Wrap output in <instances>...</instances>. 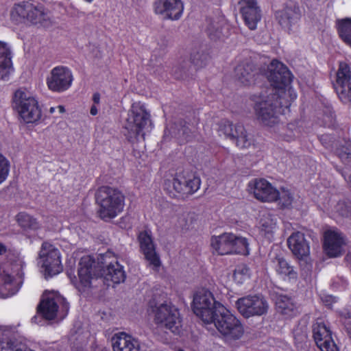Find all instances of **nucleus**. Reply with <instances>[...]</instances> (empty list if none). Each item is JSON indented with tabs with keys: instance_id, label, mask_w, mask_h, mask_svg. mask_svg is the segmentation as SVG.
Here are the masks:
<instances>
[{
	"instance_id": "ddd939ff",
	"label": "nucleus",
	"mask_w": 351,
	"mask_h": 351,
	"mask_svg": "<svg viewBox=\"0 0 351 351\" xmlns=\"http://www.w3.org/2000/svg\"><path fill=\"white\" fill-rule=\"evenodd\" d=\"M74 77L71 70L64 66L53 68L46 79L48 88L55 93H63L69 90Z\"/></svg>"
},
{
	"instance_id": "bb28decb",
	"label": "nucleus",
	"mask_w": 351,
	"mask_h": 351,
	"mask_svg": "<svg viewBox=\"0 0 351 351\" xmlns=\"http://www.w3.org/2000/svg\"><path fill=\"white\" fill-rule=\"evenodd\" d=\"M238 80L244 86L250 85L256 80L258 73L254 64L250 60H245L234 69Z\"/></svg>"
},
{
	"instance_id": "4d7b16f0",
	"label": "nucleus",
	"mask_w": 351,
	"mask_h": 351,
	"mask_svg": "<svg viewBox=\"0 0 351 351\" xmlns=\"http://www.w3.org/2000/svg\"><path fill=\"white\" fill-rule=\"evenodd\" d=\"M328 298H329L330 299H332V296H328Z\"/></svg>"
},
{
	"instance_id": "2eb2a0df",
	"label": "nucleus",
	"mask_w": 351,
	"mask_h": 351,
	"mask_svg": "<svg viewBox=\"0 0 351 351\" xmlns=\"http://www.w3.org/2000/svg\"><path fill=\"white\" fill-rule=\"evenodd\" d=\"M138 239L141 252L148 263V267H151L154 271H158L162 263L159 254L156 252V245L154 243L151 234L147 231L141 232Z\"/></svg>"
},
{
	"instance_id": "8fccbe9b",
	"label": "nucleus",
	"mask_w": 351,
	"mask_h": 351,
	"mask_svg": "<svg viewBox=\"0 0 351 351\" xmlns=\"http://www.w3.org/2000/svg\"><path fill=\"white\" fill-rule=\"evenodd\" d=\"M97 112H98V110H97V106H95V104L93 105L90 108V113L93 115V116H95L96 114H97Z\"/></svg>"
},
{
	"instance_id": "a18cd8bd",
	"label": "nucleus",
	"mask_w": 351,
	"mask_h": 351,
	"mask_svg": "<svg viewBox=\"0 0 351 351\" xmlns=\"http://www.w3.org/2000/svg\"><path fill=\"white\" fill-rule=\"evenodd\" d=\"M10 250L8 247L3 243L0 242V256L6 255Z\"/></svg>"
},
{
	"instance_id": "4468645a",
	"label": "nucleus",
	"mask_w": 351,
	"mask_h": 351,
	"mask_svg": "<svg viewBox=\"0 0 351 351\" xmlns=\"http://www.w3.org/2000/svg\"><path fill=\"white\" fill-rule=\"evenodd\" d=\"M236 306L240 314L245 318L263 315L268 308L267 301L257 295L239 298Z\"/></svg>"
},
{
	"instance_id": "c756f323",
	"label": "nucleus",
	"mask_w": 351,
	"mask_h": 351,
	"mask_svg": "<svg viewBox=\"0 0 351 351\" xmlns=\"http://www.w3.org/2000/svg\"><path fill=\"white\" fill-rule=\"evenodd\" d=\"M232 238V233H223L219 236H213L211 238V246L218 254H230Z\"/></svg>"
},
{
	"instance_id": "473e14b6",
	"label": "nucleus",
	"mask_w": 351,
	"mask_h": 351,
	"mask_svg": "<svg viewBox=\"0 0 351 351\" xmlns=\"http://www.w3.org/2000/svg\"><path fill=\"white\" fill-rule=\"evenodd\" d=\"M114 351H132V336L124 332L114 335L112 338Z\"/></svg>"
},
{
	"instance_id": "c9c22d12",
	"label": "nucleus",
	"mask_w": 351,
	"mask_h": 351,
	"mask_svg": "<svg viewBox=\"0 0 351 351\" xmlns=\"http://www.w3.org/2000/svg\"><path fill=\"white\" fill-rule=\"evenodd\" d=\"M276 224L270 217H263L260 221V234L269 241L274 239Z\"/></svg>"
},
{
	"instance_id": "7c9ffc66",
	"label": "nucleus",
	"mask_w": 351,
	"mask_h": 351,
	"mask_svg": "<svg viewBox=\"0 0 351 351\" xmlns=\"http://www.w3.org/2000/svg\"><path fill=\"white\" fill-rule=\"evenodd\" d=\"M335 28L339 38L351 49V18L345 17L337 19Z\"/></svg>"
},
{
	"instance_id": "9d476101",
	"label": "nucleus",
	"mask_w": 351,
	"mask_h": 351,
	"mask_svg": "<svg viewBox=\"0 0 351 351\" xmlns=\"http://www.w3.org/2000/svg\"><path fill=\"white\" fill-rule=\"evenodd\" d=\"M19 270L16 274L8 269L0 265V298H8L15 295L21 289L24 276L23 268L25 263L23 259H18Z\"/></svg>"
},
{
	"instance_id": "c03bdc74",
	"label": "nucleus",
	"mask_w": 351,
	"mask_h": 351,
	"mask_svg": "<svg viewBox=\"0 0 351 351\" xmlns=\"http://www.w3.org/2000/svg\"><path fill=\"white\" fill-rule=\"evenodd\" d=\"M337 170L341 173V175L343 177L345 180L349 184L351 188V173H348V172L344 169H337Z\"/></svg>"
},
{
	"instance_id": "2f4dec72",
	"label": "nucleus",
	"mask_w": 351,
	"mask_h": 351,
	"mask_svg": "<svg viewBox=\"0 0 351 351\" xmlns=\"http://www.w3.org/2000/svg\"><path fill=\"white\" fill-rule=\"evenodd\" d=\"M276 306L278 313L287 317L295 316L298 312L293 299L285 295H280L277 297Z\"/></svg>"
},
{
	"instance_id": "aec40b11",
	"label": "nucleus",
	"mask_w": 351,
	"mask_h": 351,
	"mask_svg": "<svg viewBox=\"0 0 351 351\" xmlns=\"http://www.w3.org/2000/svg\"><path fill=\"white\" fill-rule=\"evenodd\" d=\"M221 130L230 138L235 140V143L240 149L247 148L253 144V139L249 137L244 126L241 123L233 125L230 121L222 122Z\"/></svg>"
},
{
	"instance_id": "423d86ee",
	"label": "nucleus",
	"mask_w": 351,
	"mask_h": 351,
	"mask_svg": "<svg viewBox=\"0 0 351 351\" xmlns=\"http://www.w3.org/2000/svg\"><path fill=\"white\" fill-rule=\"evenodd\" d=\"M210 323H213L219 332L228 339H239L244 333L241 321L223 305L218 307Z\"/></svg>"
},
{
	"instance_id": "9b49d317",
	"label": "nucleus",
	"mask_w": 351,
	"mask_h": 351,
	"mask_svg": "<svg viewBox=\"0 0 351 351\" xmlns=\"http://www.w3.org/2000/svg\"><path fill=\"white\" fill-rule=\"evenodd\" d=\"M332 84L340 101L351 106V67L348 62H339Z\"/></svg>"
},
{
	"instance_id": "0eeeda50",
	"label": "nucleus",
	"mask_w": 351,
	"mask_h": 351,
	"mask_svg": "<svg viewBox=\"0 0 351 351\" xmlns=\"http://www.w3.org/2000/svg\"><path fill=\"white\" fill-rule=\"evenodd\" d=\"M13 106L26 123H36L42 117L38 100L28 91L19 89L13 96Z\"/></svg>"
},
{
	"instance_id": "f3484780",
	"label": "nucleus",
	"mask_w": 351,
	"mask_h": 351,
	"mask_svg": "<svg viewBox=\"0 0 351 351\" xmlns=\"http://www.w3.org/2000/svg\"><path fill=\"white\" fill-rule=\"evenodd\" d=\"M313 337L321 351H339L332 339V332L324 322H316L313 326Z\"/></svg>"
},
{
	"instance_id": "4c0bfd02",
	"label": "nucleus",
	"mask_w": 351,
	"mask_h": 351,
	"mask_svg": "<svg viewBox=\"0 0 351 351\" xmlns=\"http://www.w3.org/2000/svg\"><path fill=\"white\" fill-rule=\"evenodd\" d=\"M209 59V55L207 53L202 52L197 50L191 53L190 62L194 65L195 69H199L207 64Z\"/></svg>"
},
{
	"instance_id": "37998d69",
	"label": "nucleus",
	"mask_w": 351,
	"mask_h": 351,
	"mask_svg": "<svg viewBox=\"0 0 351 351\" xmlns=\"http://www.w3.org/2000/svg\"><path fill=\"white\" fill-rule=\"evenodd\" d=\"M206 32L208 37L211 40H215L217 38H219L221 34V31L218 28L214 29V27L211 24L207 27Z\"/></svg>"
},
{
	"instance_id": "6e6552de",
	"label": "nucleus",
	"mask_w": 351,
	"mask_h": 351,
	"mask_svg": "<svg viewBox=\"0 0 351 351\" xmlns=\"http://www.w3.org/2000/svg\"><path fill=\"white\" fill-rule=\"evenodd\" d=\"M69 304L59 293L46 291L38 306L37 311L45 319L52 320L56 317L64 319L68 314Z\"/></svg>"
},
{
	"instance_id": "1a4fd4ad",
	"label": "nucleus",
	"mask_w": 351,
	"mask_h": 351,
	"mask_svg": "<svg viewBox=\"0 0 351 351\" xmlns=\"http://www.w3.org/2000/svg\"><path fill=\"white\" fill-rule=\"evenodd\" d=\"M220 302L215 300L213 293L208 290L197 291L193 296L191 308L193 313L205 323H209L215 317Z\"/></svg>"
},
{
	"instance_id": "58836bf2",
	"label": "nucleus",
	"mask_w": 351,
	"mask_h": 351,
	"mask_svg": "<svg viewBox=\"0 0 351 351\" xmlns=\"http://www.w3.org/2000/svg\"><path fill=\"white\" fill-rule=\"evenodd\" d=\"M17 221L23 228L37 229L39 226L36 219L25 213L17 215Z\"/></svg>"
},
{
	"instance_id": "b1692460",
	"label": "nucleus",
	"mask_w": 351,
	"mask_h": 351,
	"mask_svg": "<svg viewBox=\"0 0 351 351\" xmlns=\"http://www.w3.org/2000/svg\"><path fill=\"white\" fill-rule=\"evenodd\" d=\"M321 143L326 148L333 150L338 157L343 162H351V141L344 140L343 144L338 147L335 141V138L330 134H324L319 137Z\"/></svg>"
},
{
	"instance_id": "864d4df0",
	"label": "nucleus",
	"mask_w": 351,
	"mask_h": 351,
	"mask_svg": "<svg viewBox=\"0 0 351 351\" xmlns=\"http://www.w3.org/2000/svg\"><path fill=\"white\" fill-rule=\"evenodd\" d=\"M128 218H129V217H123V220H125V219H127Z\"/></svg>"
},
{
	"instance_id": "dca6fc26",
	"label": "nucleus",
	"mask_w": 351,
	"mask_h": 351,
	"mask_svg": "<svg viewBox=\"0 0 351 351\" xmlns=\"http://www.w3.org/2000/svg\"><path fill=\"white\" fill-rule=\"evenodd\" d=\"M254 197L262 202H275L279 197V191L265 178H256L248 184Z\"/></svg>"
},
{
	"instance_id": "603ef678",
	"label": "nucleus",
	"mask_w": 351,
	"mask_h": 351,
	"mask_svg": "<svg viewBox=\"0 0 351 351\" xmlns=\"http://www.w3.org/2000/svg\"><path fill=\"white\" fill-rule=\"evenodd\" d=\"M54 111H55V108L51 107V108H50V112H51V113H53V112H54Z\"/></svg>"
},
{
	"instance_id": "5fc2aeb1",
	"label": "nucleus",
	"mask_w": 351,
	"mask_h": 351,
	"mask_svg": "<svg viewBox=\"0 0 351 351\" xmlns=\"http://www.w3.org/2000/svg\"><path fill=\"white\" fill-rule=\"evenodd\" d=\"M88 2H92L93 0H86Z\"/></svg>"
},
{
	"instance_id": "f704fd0d",
	"label": "nucleus",
	"mask_w": 351,
	"mask_h": 351,
	"mask_svg": "<svg viewBox=\"0 0 351 351\" xmlns=\"http://www.w3.org/2000/svg\"><path fill=\"white\" fill-rule=\"evenodd\" d=\"M233 241L231 242L232 250L230 254H241L247 256L250 254L249 243L246 238L233 234Z\"/></svg>"
},
{
	"instance_id": "6e6d98bb",
	"label": "nucleus",
	"mask_w": 351,
	"mask_h": 351,
	"mask_svg": "<svg viewBox=\"0 0 351 351\" xmlns=\"http://www.w3.org/2000/svg\"><path fill=\"white\" fill-rule=\"evenodd\" d=\"M178 351H184L183 349H179Z\"/></svg>"
},
{
	"instance_id": "393cba45",
	"label": "nucleus",
	"mask_w": 351,
	"mask_h": 351,
	"mask_svg": "<svg viewBox=\"0 0 351 351\" xmlns=\"http://www.w3.org/2000/svg\"><path fill=\"white\" fill-rule=\"evenodd\" d=\"M287 245L293 254L302 259L310 254V244L305 234L300 231L293 232L287 239Z\"/></svg>"
},
{
	"instance_id": "cd10ccee",
	"label": "nucleus",
	"mask_w": 351,
	"mask_h": 351,
	"mask_svg": "<svg viewBox=\"0 0 351 351\" xmlns=\"http://www.w3.org/2000/svg\"><path fill=\"white\" fill-rule=\"evenodd\" d=\"M12 71L10 47L8 43L0 41V80L7 81Z\"/></svg>"
},
{
	"instance_id": "49530a36",
	"label": "nucleus",
	"mask_w": 351,
	"mask_h": 351,
	"mask_svg": "<svg viewBox=\"0 0 351 351\" xmlns=\"http://www.w3.org/2000/svg\"><path fill=\"white\" fill-rule=\"evenodd\" d=\"M184 73H185V71L183 69L180 70V73L179 74L176 71H174L173 75L177 80H182L184 78Z\"/></svg>"
},
{
	"instance_id": "412c9836",
	"label": "nucleus",
	"mask_w": 351,
	"mask_h": 351,
	"mask_svg": "<svg viewBox=\"0 0 351 351\" xmlns=\"http://www.w3.org/2000/svg\"><path fill=\"white\" fill-rule=\"evenodd\" d=\"M239 10L245 25L251 30L257 27L261 19V9L256 0H240Z\"/></svg>"
},
{
	"instance_id": "7ed1b4c3",
	"label": "nucleus",
	"mask_w": 351,
	"mask_h": 351,
	"mask_svg": "<svg viewBox=\"0 0 351 351\" xmlns=\"http://www.w3.org/2000/svg\"><path fill=\"white\" fill-rule=\"evenodd\" d=\"M124 196L122 193L108 186L98 189L95 194L97 204L99 206V217L104 220L113 219L123 211Z\"/></svg>"
},
{
	"instance_id": "3c124183",
	"label": "nucleus",
	"mask_w": 351,
	"mask_h": 351,
	"mask_svg": "<svg viewBox=\"0 0 351 351\" xmlns=\"http://www.w3.org/2000/svg\"><path fill=\"white\" fill-rule=\"evenodd\" d=\"M58 109L60 113H63L65 111L64 107L63 106H61V105L58 106Z\"/></svg>"
},
{
	"instance_id": "f8f14e48",
	"label": "nucleus",
	"mask_w": 351,
	"mask_h": 351,
	"mask_svg": "<svg viewBox=\"0 0 351 351\" xmlns=\"http://www.w3.org/2000/svg\"><path fill=\"white\" fill-rule=\"evenodd\" d=\"M46 278L52 277L62 271L60 252L49 242H43L39 252Z\"/></svg>"
},
{
	"instance_id": "f03ea898",
	"label": "nucleus",
	"mask_w": 351,
	"mask_h": 351,
	"mask_svg": "<svg viewBox=\"0 0 351 351\" xmlns=\"http://www.w3.org/2000/svg\"><path fill=\"white\" fill-rule=\"evenodd\" d=\"M10 23L17 27H45L50 23L49 10L34 0L14 3L9 10Z\"/></svg>"
},
{
	"instance_id": "72a5a7b5",
	"label": "nucleus",
	"mask_w": 351,
	"mask_h": 351,
	"mask_svg": "<svg viewBox=\"0 0 351 351\" xmlns=\"http://www.w3.org/2000/svg\"><path fill=\"white\" fill-rule=\"evenodd\" d=\"M105 278L114 284H119L125 280V272L118 262L110 263L107 266L105 270Z\"/></svg>"
},
{
	"instance_id": "20e7f679",
	"label": "nucleus",
	"mask_w": 351,
	"mask_h": 351,
	"mask_svg": "<svg viewBox=\"0 0 351 351\" xmlns=\"http://www.w3.org/2000/svg\"><path fill=\"white\" fill-rule=\"evenodd\" d=\"M201 186L199 176L193 173H176L171 179H166L163 189L171 198L188 196L197 192Z\"/></svg>"
},
{
	"instance_id": "a19ab883",
	"label": "nucleus",
	"mask_w": 351,
	"mask_h": 351,
	"mask_svg": "<svg viewBox=\"0 0 351 351\" xmlns=\"http://www.w3.org/2000/svg\"><path fill=\"white\" fill-rule=\"evenodd\" d=\"M335 209L340 216L351 218V201H339Z\"/></svg>"
},
{
	"instance_id": "4be33fe9",
	"label": "nucleus",
	"mask_w": 351,
	"mask_h": 351,
	"mask_svg": "<svg viewBox=\"0 0 351 351\" xmlns=\"http://www.w3.org/2000/svg\"><path fill=\"white\" fill-rule=\"evenodd\" d=\"M154 10L165 19L178 20L182 15L184 5L182 0H156L154 3Z\"/></svg>"
},
{
	"instance_id": "09e8293b",
	"label": "nucleus",
	"mask_w": 351,
	"mask_h": 351,
	"mask_svg": "<svg viewBox=\"0 0 351 351\" xmlns=\"http://www.w3.org/2000/svg\"><path fill=\"white\" fill-rule=\"evenodd\" d=\"M93 101L95 104H99L100 101V95L98 93H95L93 95Z\"/></svg>"
},
{
	"instance_id": "a878e982",
	"label": "nucleus",
	"mask_w": 351,
	"mask_h": 351,
	"mask_svg": "<svg viewBox=\"0 0 351 351\" xmlns=\"http://www.w3.org/2000/svg\"><path fill=\"white\" fill-rule=\"evenodd\" d=\"M272 263L276 274L280 279L287 282L297 280V271L283 256L277 255L272 260Z\"/></svg>"
},
{
	"instance_id": "de8ad7c7",
	"label": "nucleus",
	"mask_w": 351,
	"mask_h": 351,
	"mask_svg": "<svg viewBox=\"0 0 351 351\" xmlns=\"http://www.w3.org/2000/svg\"><path fill=\"white\" fill-rule=\"evenodd\" d=\"M140 345L138 341L133 337V351H140Z\"/></svg>"
},
{
	"instance_id": "c85d7f7f",
	"label": "nucleus",
	"mask_w": 351,
	"mask_h": 351,
	"mask_svg": "<svg viewBox=\"0 0 351 351\" xmlns=\"http://www.w3.org/2000/svg\"><path fill=\"white\" fill-rule=\"evenodd\" d=\"M134 104H133V109ZM151 125L150 115L145 110L141 113H134L133 111V131L135 132L136 137H142L143 139L145 136V130L148 131Z\"/></svg>"
},
{
	"instance_id": "a211bd4d",
	"label": "nucleus",
	"mask_w": 351,
	"mask_h": 351,
	"mask_svg": "<svg viewBox=\"0 0 351 351\" xmlns=\"http://www.w3.org/2000/svg\"><path fill=\"white\" fill-rule=\"evenodd\" d=\"M346 239L338 230H328L324 234L323 249L329 258L341 256L343 252Z\"/></svg>"
},
{
	"instance_id": "f257e3e1",
	"label": "nucleus",
	"mask_w": 351,
	"mask_h": 351,
	"mask_svg": "<svg viewBox=\"0 0 351 351\" xmlns=\"http://www.w3.org/2000/svg\"><path fill=\"white\" fill-rule=\"evenodd\" d=\"M268 80L273 86L265 95H253L254 110L257 119L263 125L272 126L278 122V115L290 112L291 103L297 98L295 90L290 86L293 76L288 67L273 60L269 67Z\"/></svg>"
},
{
	"instance_id": "39448f33",
	"label": "nucleus",
	"mask_w": 351,
	"mask_h": 351,
	"mask_svg": "<svg viewBox=\"0 0 351 351\" xmlns=\"http://www.w3.org/2000/svg\"><path fill=\"white\" fill-rule=\"evenodd\" d=\"M149 302V307L154 314V323L176 335L180 334L182 328V318L177 307L171 303H162L160 305Z\"/></svg>"
},
{
	"instance_id": "6ab92c4d",
	"label": "nucleus",
	"mask_w": 351,
	"mask_h": 351,
	"mask_svg": "<svg viewBox=\"0 0 351 351\" xmlns=\"http://www.w3.org/2000/svg\"><path fill=\"white\" fill-rule=\"evenodd\" d=\"M301 17L300 6L297 3L293 2L286 3L282 10L275 12V18L280 25L289 32L300 22Z\"/></svg>"
},
{
	"instance_id": "ea45409f",
	"label": "nucleus",
	"mask_w": 351,
	"mask_h": 351,
	"mask_svg": "<svg viewBox=\"0 0 351 351\" xmlns=\"http://www.w3.org/2000/svg\"><path fill=\"white\" fill-rule=\"evenodd\" d=\"M250 277V269L245 265L238 266L234 271L233 278L237 283L242 284Z\"/></svg>"
},
{
	"instance_id": "e433bc0d",
	"label": "nucleus",
	"mask_w": 351,
	"mask_h": 351,
	"mask_svg": "<svg viewBox=\"0 0 351 351\" xmlns=\"http://www.w3.org/2000/svg\"><path fill=\"white\" fill-rule=\"evenodd\" d=\"M0 351H35L8 337L0 338Z\"/></svg>"
},
{
	"instance_id": "5701e85b",
	"label": "nucleus",
	"mask_w": 351,
	"mask_h": 351,
	"mask_svg": "<svg viewBox=\"0 0 351 351\" xmlns=\"http://www.w3.org/2000/svg\"><path fill=\"white\" fill-rule=\"evenodd\" d=\"M95 265V260L90 256L81 258L78 267L79 281L75 283V287L80 293L90 288Z\"/></svg>"
},
{
	"instance_id": "79ce46f5",
	"label": "nucleus",
	"mask_w": 351,
	"mask_h": 351,
	"mask_svg": "<svg viewBox=\"0 0 351 351\" xmlns=\"http://www.w3.org/2000/svg\"><path fill=\"white\" fill-rule=\"evenodd\" d=\"M278 200L281 208H289L292 206L293 197L288 190H283L281 193H279Z\"/></svg>"
}]
</instances>
